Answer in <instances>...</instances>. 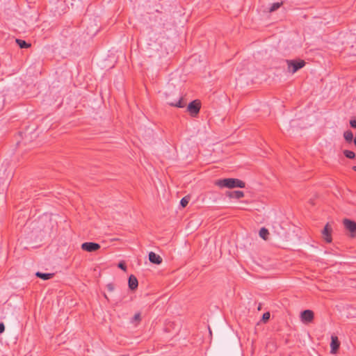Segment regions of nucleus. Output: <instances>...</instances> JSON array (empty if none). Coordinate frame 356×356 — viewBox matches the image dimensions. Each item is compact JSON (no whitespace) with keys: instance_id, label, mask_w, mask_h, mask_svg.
I'll use <instances>...</instances> for the list:
<instances>
[{"instance_id":"f257e3e1","label":"nucleus","mask_w":356,"mask_h":356,"mask_svg":"<svg viewBox=\"0 0 356 356\" xmlns=\"http://www.w3.org/2000/svg\"><path fill=\"white\" fill-rule=\"evenodd\" d=\"M216 185L220 188H234L236 187L243 188L245 186V182L240 179L234 178L218 179L216 181Z\"/></svg>"},{"instance_id":"f03ea898","label":"nucleus","mask_w":356,"mask_h":356,"mask_svg":"<svg viewBox=\"0 0 356 356\" xmlns=\"http://www.w3.org/2000/svg\"><path fill=\"white\" fill-rule=\"evenodd\" d=\"M166 103L171 106L177 108H184L186 105V102L183 97L173 91L166 93Z\"/></svg>"},{"instance_id":"7ed1b4c3","label":"nucleus","mask_w":356,"mask_h":356,"mask_svg":"<svg viewBox=\"0 0 356 356\" xmlns=\"http://www.w3.org/2000/svg\"><path fill=\"white\" fill-rule=\"evenodd\" d=\"M286 63L287 70L291 74H294L305 65V62L303 60H286Z\"/></svg>"},{"instance_id":"20e7f679","label":"nucleus","mask_w":356,"mask_h":356,"mask_svg":"<svg viewBox=\"0 0 356 356\" xmlns=\"http://www.w3.org/2000/svg\"><path fill=\"white\" fill-rule=\"evenodd\" d=\"M201 108V102L199 99H195L190 102L187 106V111L191 116L196 117L200 113Z\"/></svg>"},{"instance_id":"39448f33","label":"nucleus","mask_w":356,"mask_h":356,"mask_svg":"<svg viewBox=\"0 0 356 356\" xmlns=\"http://www.w3.org/2000/svg\"><path fill=\"white\" fill-rule=\"evenodd\" d=\"M343 225L345 228L350 233V236L354 238L356 236V222L349 219H344Z\"/></svg>"},{"instance_id":"423d86ee","label":"nucleus","mask_w":356,"mask_h":356,"mask_svg":"<svg viewBox=\"0 0 356 356\" xmlns=\"http://www.w3.org/2000/svg\"><path fill=\"white\" fill-rule=\"evenodd\" d=\"M100 248V245L93 242H86L82 243L81 249L88 252H92L98 250Z\"/></svg>"},{"instance_id":"0eeeda50","label":"nucleus","mask_w":356,"mask_h":356,"mask_svg":"<svg viewBox=\"0 0 356 356\" xmlns=\"http://www.w3.org/2000/svg\"><path fill=\"white\" fill-rule=\"evenodd\" d=\"M314 318V312L310 309H306L301 312L300 319L302 322L305 323H309L312 322Z\"/></svg>"},{"instance_id":"6e6552de","label":"nucleus","mask_w":356,"mask_h":356,"mask_svg":"<svg viewBox=\"0 0 356 356\" xmlns=\"http://www.w3.org/2000/svg\"><path fill=\"white\" fill-rule=\"evenodd\" d=\"M340 347V341L335 335H332L330 343V353L336 354Z\"/></svg>"},{"instance_id":"1a4fd4ad","label":"nucleus","mask_w":356,"mask_h":356,"mask_svg":"<svg viewBox=\"0 0 356 356\" xmlns=\"http://www.w3.org/2000/svg\"><path fill=\"white\" fill-rule=\"evenodd\" d=\"M332 227L328 223L325 225L324 229L322 231L323 237L324 240L328 243L332 242Z\"/></svg>"},{"instance_id":"9d476101","label":"nucleus","mask_w":356,"mask_h":356,"mask_svg":"<svg viewBox=\"0 0 356 356\" xmlns=\"http://www.w3.org/2000/svg\"><path fill=\"white\" fill-rule=\"evenodd\" d=\"M149 260L151 263L155 264H161L163 261L162 258L154 252H150L149 253Z\"/></svg>"},{"instance_id":"9b49d317","label":"nucleus","mask_w":356,"mask_h":356,"mask_svg":"<svg viewBox=\"0 0 356 356\" xmlns=\"http://www.w3.org/2000/svg\"><path fill=\"white\" fill-rule=\"evenodd\" d=\"M129 287L131 290H135L138 288V282L136 276L131 275L128 280Z\"/></svg>"},{"instance_id":"f8f14e48","label":"nucleus","mask_w":356,"mask_h":356,"mask_svg":"<svg viewBox=\"0 0 356 356\" xmlns=\"http://www.w3.org/2000/svg\"><path fill=\"white\" fill-rule=\"evenodd\" d=\"M226 195L233 199H241L244 197V193L241 191H228Z\"/></svg>"},{"instance_id":"ddd939ff","label":"nucleus","mask_w":356,"mask_h":356,"mask_svg":"<svg viewBox=\"0 0 356 356\" xmlns=\"http://www.w3.org/2000/svg\"><path fill=\"white\" fill-rule=\"evenodd\" d=\"M35 275L38 277L42 279L43 280H47L52 278L54 277V273H43L41 272H37L35 273Z\"/></svg>"},{"instance_id":"4468645a","label":"nucleus","mask_w":356,"mask_h":356,"mask_svg":"<svg viewBox=\"0 0 356 356\" xmlns=\"http://www.w3.org/2000/svg\"><path fill=\"white\" fill-rule=\"evenodd\" d=\"M343 138L347 143H351L353 139V134L350 130H347L343 133Z\"/></svg>"},{"instance_id":"2eb2a0df","label":"nucleus","mask_w":356,"mask_h":356,"mask_svg":"<svg viewBox=\"0 0 356 356\" xmlns=\"http://www.w3.org/2000/svg\"><path fill=\"white\" fill-rule=\"evenodd\" d=\"M16 43L19 45L20 48H29L31 47V44L27 43L25 40L21 39H16Z\"/></svg>"},{"instance_id":"dca6fc26","label":"nucleus","mask_w":356,"mask_h":356,"mask_svg":"<svg viewBox=\"0 0 356 356\" xmlns=\"http://www.w3.org/2000/svg\"><path fill=\"white\" fill-rule=\"evenodd\" d=\"M259 234L261 238H262L264 240H267L269 232L267 229H266L265 227H262L259 230Z\"/></svg>"},{"instance_id":"f3484780","label":"nucleus","mask_w":356,"mask_h":356,"mask_svg":"<svg viewBox=\"0 0 356 356\" xmlns=\"http://www.w3.org/2000/svg\"><path fill=\"white\" fill-rule=\"evenodd\" d=\"M343 153L344 156L348 159H353L355 157V154L353 151L346 149Z\"/></svg>"},{"instance_id":"a211bd4d","label":"nucleus","mask_w":356,"mask_h":356,"mask_svg":"<svg viewBox=\"0 0 356 356\" xmlns=\"http://www.w3.org/2000/svg\"><path fill=\"white\" fill-rule=\"evenodd\" d=\"M189 200H190V197L189 196H185L184 197L181 201H180V204L182 207H186L187 206V204H188L189 202Z\"/></svg>"},{"instance_id":"6ab92c4d","label":"nucleus","mask_w":356,"mask_h":356,"mask_svg":"<svg viewBox=\"0 0 356 356\" xmlns=\"http://www.w3.org/2000/svg\"><path fill=\"white\" fill-rule=\"evenodd\" d=\"M281 5H282V3H278V2L273 3L269 8V12L270 13L274 12L275 10H277L281 6Z\"/></svg>"},{"instance_id":"aec40b11","label":"nucleus","mask_w":356,"mask_h":356,"mask_svg":"<svg viewBox=\"0 0 356 356\" xmlns=\"http://www.w3.org/2000/svg\"><path fill=\"white\" fill-rule=\"evenodd\" d=\"M270 314L269 312H265L262 316V320L264 322H267L270 318Z\"/></svg>"},{"instance_id":"412c9836","label":"nucleus","mask_w":356,"mask_h":356,"mask_svg":"<svg viewBox=\"0 0 356 356\" xmlns=\"http://www.w3.org/2000/svg\"><path fill=\"white\" fill-rule=\"evenodd\" d=\"M118 268H120V269H122L124 271L127 270V266L124 262H120L118 264Z\"/></svg>"},{"instance_id":"4be33fe9","label":"nucleus","mask_w":356,"mask_h":356,"mask_svg":"<svg viewBox=\"0 0 356 356\" xmlns=\"http://www.w3.org/2000/svg\"><path fill=\"white\" fill-rule=\"evenodd\" d=\"M106 288L109 291H114V284L113 283H108L106 285Z\"/></svg>"},{"instance_id":"5701e85b","label":"nucleus","mask_w":356,"mask_h":356,"mask_svg":"<svg viewBox=\"0 0 356 356\" xmlns=\"http://www.w3.org/2000/svg\"><path fill=\"white\" fill-rule=\"evenodd\" d=\"M133 320L136 321H140V313H136L134 316Z\"/></svg>"},{"instance_id":"b1692460","label":"nucleus","mask_w":356,"mask_h":356,"mask_svg":"<svg viewBox=\"0 0 356 356\" xmlns=\"http://www.w3.org/2000/svg\"><path fill=\"white\" fill-rule=\"evenodd\" d=\"M350 125L353 128H356V120H350Z\"/></svg>"},{"instance_id":"393cba45","label":"nucleus","mask_w":356,"mask_h":356,"mask_svg":"<svg viewBox=\"0 0 356 356\" xmlns=\"http://www.w3.org/2000/svg\"><path fill=\"white\" fill-rule=\"evenodd\" d=\"M5 330V326L3 323H0V334L3 333Z\"/></svg>"},{"instance_id":"a878e982","label":"nucleus","mask_w":356,"mask_h":356,"mask_svg":"<svg viewBox=\"0 0 356 356\" xmlns=\"http://www.w3.org/2000/svg\"><path fill=\"white\" fill-rule=\"evenodd\" d=\"M261 309V304H259V307H258V309L260 310Z\"/></svg>"},{"instance_id":"bb28decb","label":"nucleus","mask_w":356,"mask_h":356,"mask_svg":"<svg viewBox=\"0 0 356 356\" xmlns=\"http://www.w3.org/2000/svg\"><path fill=\"white\" fill-rule=\"evenodd\" d=\"M353 170H355V171H356V165H355V166H353Z\"/></svg>"},{"instance_id":"cd10ccee","label":"nucleus","mask_w":356,"mask_h":356,"mask_svg":"<svg viewBox=\"0 0 356 356\" xmlns=\"http://www.w3.org/2000/svg\"><path fill=\"white\" fill-rule=\"evenodd\" d=\"M3 106V104H1V106H0V108H1Z\"/></svg>"}]
</instances>
